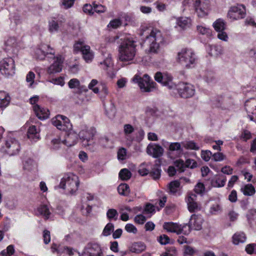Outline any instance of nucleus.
<instances>
[{
  "label": "nucleus",
  "mask_w": 256,
  "mask_h": 256,
  "mask_svg": "<svg viewBox=\"0 0 256 256\" xmlns=\"http://www.w3.org/2000/svg\"><path fill=\"white\" fill-rule=\"evenodd\" d=\"M213 159L216 161H222L226 158V156L222 152H216L212 156Z\"/></svg>",
  "instance_id": "nucleus-64"
},
{
  "label": "nucleus",
  "mask_w": 256,
  "mask_h": 256,
  "mask_svg": "<svg viewBox=\"0 0 256 256\" xmlns=\"http://www.w3.org/2000/svg\"><path fill=\"white\" fill-rule=\"evenodd\" d=\"M148 166V164L143 163L140 165L138 170V173L142 176L147 175L149 172V170L146 168Z\"/></svg>",
  "instance_id": "nucleus-52"
},
{
  "label": "nucleus",
  "mask_w": 256,
  "mask_h": 256,
  "mask_svg": "<svg viewBox=\"0 0 256 256\" xmlns=\"http://www.w3.org/2000/svg\"><path fill=\"white\" fill-rule=\"evenodd\" d=\"M163 228L168 232H174L178 234H183L187 235L190 232V229L186 230L187 224L182 226L176 223L166 222L164 224Z\"/></svg>",
  "instance_id": "nucleus-11"
},
{
  "label": "nucleus",
  "mask_w": 256,
  "mask_h": 256,
  "mask_svg": "<svg viewBox=\"0 0 256 256\" xmlns=\"http://www.w3.org/2000/svg\"><path fill=\"white\" fill-rule=\"evenodd\" d=\"M50 82L57 85L62 86L64 84V82L62 77H58L56 78H52L48 80Z\"/></svg>",
  "instance_id": "nucleus-57"
},
{
  "label": "nucleus",
  "mask_w": 256,
  "mask_h": 256,
  "mask_svg": "<svg viewBox=\"0 0 256 256\" xmlns=\"http://www.w3.org/2000/svg\"><path fill=\"white\" fill-rule=\"evenodd\" d=\"M177 60L187 68H192L196 64V56L194 52L187 48L182 49L178 54Z\"/></svg>",
  "instance_id": "nucleus-5"
},
{
  "label": "nucleus",
  "mask_w": 256,
  "mask_h": 256,
  "mask_svg": "<svg viewBox=\"0 0 256 256\" xmlns=\"http://www.w3.org/2000/svg\"><path fill=\"white\" fill-rule=\"evenodd\" d=\"M245 108L248 112L252 113L253 115L248 114L251 120H254L256 122V106L250 104V102H246Z\"/></svg>",
  "instance_id": "nucleus-29"
},
{
  "label": "nucleus",
  "mask_w": 256,
  "mask_h": 256,
  "mask_svg": "<svg viewBox=\"0 0 256 256\" xmlns=\"http://www.w3.org/2000/svg\"><path fill=\"white\" fill-rule=\"evenodd\" d=\"M48 58L53 60L52 64L48 68V73L52 74L60 72L62 70V64L64 60L62 56L60 55L54 56V55Z\"/></svg>",
  "instance_id": "nucleus-17"
},
{
  "label": "nucleus",
  "mask_w": 256,
  "mask_h": 256,
  "mask_svg": "<svg viewBox=\"0 0 256 256\" xmlns=\"http://www.w3.org/2000/svg\"><path fill=\"white\" fill-rule=\"evenodd\" d=\"M145 244L142 242H138L134 244L131 247L130 251L132 252L140 254L146 250Z\"/></svg>",
  "instance_id": "nucleus-34"
},
{
  "label": "nucleus",
  "mask_w": 256,
  "mask_h": 256,
  "mask_svg": "<svg viewBox=\"0 0 256 256\" xmlns=\"http://www.w3.org/2000/svg\"><path fill=\"white\" fill-rule=\"evenodd\" d=\"M132 81L138 84L142 92H149L156 88V84L151 80L146 74H144L142 78L138 74H136L132 78Z\"/></svg>",
  "instance_id": "nucleus-6"
},
{
  "label": "nucleus",
  "mask_w": 256,
  "mask_h": 256,
  "mask_svg": "<svg viewBox=\"0 0 256 256\" xmlns=\"http://www.w3.org/2000/svg\"><path fill=\"white\" fill-rule=\"evenodd\" d=\"M164 40L163 36L160 30L156 28L151 30L150 34L146 36L145 41L149 44L148 52L157 54L160 50V44H162Z\"/></svg>",
  "instance_id": "nucleus-2"
},
{
  "label": "nucleus",
  "mask_w": 256,
  "mask_h": 256,
  "mask_svg": "<svg viewBox=\"0 0 256 256\" xmlns=\"http://www.w3.org/2000/svg\"><path fill=\"white\" fill-rule=\"evenodd\" d=\"M213 26L216 32H222L225 29L226 24L222 20L218 19L213 24Z\"/></svg>",
  "instance_id": "nucleus-42"
},
{
  "label": "nucleus",
  "mask_w": 256,
  "mask_h": 256,
  "mask_svg": "<svg viewBox=\"0 0 256 256\" xmlns=\"http://www.w3.org/2000/svg\"><path fill=\"white\" fill-rule=\"evenodd\" d=\"M50 208V204H41L37 208L36 211V215H40L42 216L45 220H48L50 218V216L51 214Z\"/></svg>",
  "instance_id": "nucleus-25"
},
{
  "label": "nucleus",
  "mask_w": 256,
  "mask_h": 256,
  "mask_svg": "<svg viewBox=\"0 0 256 256\" xmlns=\"http://www.w3.org/2000/svg\"><path fill=\"white\" fill-rule=\"evenodd\" d=\"M4 148L6 153L10 156H13L19 153L20 146L16 140L10 138L6 140Z\"/></svg>",
  "instance_id": "nucleus-13"
},
{
  "label": "nucleus",
  "mask_w": 256,
  "mask_h": 256,
  "mask_svg": "<svg viewBox=\"0 0 256 256\" xmlns=\"http://www.w3.org/2000/svg\"><path fill=\"white\" fill-rule=\"evenodd\" d=\"M128 158L126 150L124 148H120L118 152V160H123Z\"/></svg>",
  "instance_id": "nucleus-51"
},
{
  "label": "nucleus",
  "mask_w": 256,
  "mask_h": 256,
  "mask_svg": "<svg viewBox=\"0 0 256 256\" xmlns=\"http://www.w3.org/2000/svg\"><path fill=\"white\" fill-rule=\"evenodd\" d=\"M222 52V48L220 46H210L209 54L212 56H217Z\"/></svg>",
  "instance_id": "nucleus-40"
},
{
  "label": "nucleus",
  "mask_w": 256,
  "mask_h": 256,
  "mask_svg": "<svg viewBox=\"0 0 256 256\" xmlns=\"http://www.w3.org/2000/svg\"><path fill=\"white\" fill-rule=\"evenodd\" d=\"M176 25L182 30L190 28L191 20L186 17H180L176 18Z\"/></svg>",
  "instance_id": "nucleus-28"
},
{
  "label": "nucleus",
  "mask_w": 256,
  "mask_h": 256,
  "mask_svg": "<svg viewBox=\"0 0 256 256\" xmlns=\"http://www.w3.org/2000/svg\"><path fill=\"white\" fill-rule=\"evenodd\" d=\"M114 230V225L112 223H108L104 227L102 234L104 236H110Z\"/></svg>",
  "instance_id": "nucleus-45"
},
{
  "label": "nucleus",
  "mask_w": 256,
  "mask_h": 256,
  "mask_svg": "<svg viewBox=\"0 0 256 256\" xmlns=\"http://www.w3.org/2000/svg\"><path fill=\"white\" fill-rule=\"evenodd\" d=\"M154 79L158 82L168 86V88H173L175 86L172 82V76L168 73L157 72L155 74Z\"/></svg>",
  "instance_id": "nucleus-18"
},
{
  "label": "nucleus",
  "mask_w": 256,
  "mask_h": 256,
  "mask_svg": "<svg viewBox=\"0 0 256 256\" xmlns=\"http://www.w3.org/2000/svg\"><path fill=\"white\" fill-rule=\"evenodd\" d=\"M182 145L186 150H198L200 149V146L193 141L182 142Z\"/></svg>",
  "instance_id": "nucleus-38"
},
{
  "label": "nucleus",
  "mask_w": 256,
  "mask_h": 256,
  "mask_svg": "<svg viewBox=\"0 0 256 256\" xmlns=\"http://www.w3.org/2000/svg\"><path fill=\"white\" fill-rule=\"evenodd\" d=\"M98 142L104 148H110L112 144V140L106 136L100 138L98 140Z\"/></svg>",
  "instance_id": "nucleus-43"
},
{
  "label": "nucleus",
  "mask_w": 256,
  "mask_h": 256,
  "mask_svg": "<svg viewBox=\"0 0 256 256\" xmlns=\"http://www.w3.org/2000/svg\"><path fill=\"white\" fill-rule=\"evenodd\" d=\"M155 212V208L154 206L150 204H146L144 211L143 213L146 214H148V218H150L152 214H154Z\"/></svg>",
  "instance_id": "nucleus-47"
},
{
  "label": "nucleus",
  "mask_w": 256,
  "mask_h": 256,
  "mask_svg": "<svg viewBox=\"0 0 256 256\" xmlns=\"http://www.w3.org/2000/svg\"><path fill=\"white\" fill-rule=\"evenodd\" d=\"M96 134V128L93 127L84 128L78 134L82 145L92 151H94L95 149L93 138Z\"/></svg>",
  "instance_id": "nucleus-4"
},
{
  "label": "nucleus",
  "mask_w": 256,
  "mask_h": 256,
  "mask_svg": "<svg viewBox=\"0 0 256 256\" xmlns=\"http://www.w3.org/2000/svg\"><path fill=\"white\" fill-rule=\"evenodd\" d=\"M98 84V82L96 80L93 79L92 80L91 82L88 84V88L90 90H92L93 92L95 94H98L99 92V90L100 88L95 87V86Z\"/></svg>",
  "instance_id": "nucleus-53"
},
{
  "label": "nucleus",
  "mask_w": 256,
  "mask_h": 256,
  "mask_svg": "<svg viewBox=\"0 0 256 256\" xmlns=\"http://www.w3.org/2000/svg\"><path fill=\"white\" fill-rule=\"evenodd\" d=\"M209 0H196L194 3L195 11L200 18H204L208 12Z\"/></svg>",
  "instance_id": "nucleus-14"
},
{
  "label": "nucleus",
  "mask_w": 256,
  "mask_h": 256,
  "mask_svg": "<svg viewBox=\"0 0 256 256\" xmlns=\"http://www.w3.org/2000/svg\"><path fill=\"white\" fill-rule=\"evenodd\" d=\"M205 81L209 84H213L216 82V78L212 72H206L204 76Z\"/></svg>",
  "instance_id": "nucleus-36"
},
{
  "label": "nucleus",
  "mask_w": 256,
  "mask_h": 256,
  "mask_svg": "<svg viewBox=\"0 0 256 256\" xmlns=\"http://www.w3.org/2000/svg\"><path fill=\"white\" fill-rule=\"evenodd\" d=\"M122 40L119 46V59L123 62H128L134 60L136 54V42L132 38H126Z\"/></svg>",
  "instance_id": "nucleus-1"
},
{
  "label": "nucleus",
  "mask_w": 256,
  "mask_h": 256,
  "mask_svg": "<svg viewBox=\"0 0 256 256\" xmlns=\"http://www.w3.org/2000/svg\"><path fill=\"white\" fill-rule=\"evenodd\" d=\"M196 28L198 32L200 34L206 35L207 36H210L212 34V30L208 28L202 26H198Z\"/></svg>",
  "instance_id": "nucleus-46"
},
{
  "label": "nucleus",
  "mask_w": 256,
  "mask_h": 256,
  "mask_svg": "<svg viewBox=\"0 0 256 256\" xmlns=\"http://www.w3.org/2000/svg\"><path fill=\"white\" fill-rule=\"evenodd\" d=\"M80 51L82 52V57L86 62H89L92 60L94 58V53L91 50L90 46L86 45L83 40L76 42L74 45V52L77 53Z\"/></svg>",
  "instance_id": "nucleus-7"
},
{
  "label": "nucleus",
  "mask_w": 256,
  "mask_h": 256,
  "mask_svg": "<svg viewBox=\"0 0 256 256\" xmlns=\"http://www.w3.org/2000/svg\"><path fill=\"white\" fill-rule=\"evenodd\" d=\"M39 132V128H36L34 126H32L28 130V137L32 141L36 142L40 138Z\"/></svg>",
  "instance_id": "nucleus-27"
},
{
  "label": "nucleus",
  "mask_w": 256,
  "mask_h": 256,
  "mask_svg": "<svg viewBox=\"0 0 256 256\" xmlns=\"http://www.w3.org/2000/svg\"><path fill=\"white\" fill-rule=\"evenodd\" d=\"M10 100L8 94L4 92H0V108L6 106Z\"/></svg>",
  "instance_id": "nucleus-35"
},
{
  "label": "nucleus",
  "mask_w": 256,
  "mask_h": 256,
  "mask_svg": "<svg viewBox=\"0 0 256 256\" xmlns=\"http://www.w3.org/2000/svg\"><path fill=\"white\" fill-rule=\"evenodd\" d=\"M102 252L97 244H89L84 248L82 256H102Z\"/></svg>",
  "instance_id": "nucleus-20"
},
{
  "label": "nucleus",
  "mask_w": 256,
  "mask_h": 256,
  "mask_svg": "<svg viewBox=\"0 0 256 256\" xmlns=\"http://www.w3.org/2000/svg\"><path fill=\"white\" fill-rule=\"evenodd\" d=\"M59 28L58 22L56 20H52L49 24V30L52 32H56Z\"/></svg>",
  "instance_id": "nucleus-54"
},
{
  "label": "nucleus",
  "mask_w": 256,
  "mask_h": 256,
  "mask_svg": "<svg viewBox=\"0 0 256 256\" xmlns=\"http://www.w3.org/2000/svg\"><path fill=\"white\" fill-rule=\"evenodd\" d=\"M196 195L192 192L188 193L186 198L188 208L190 212H194L200 210L201 206L200 204L196 202Z\"/></svg>",
  "instance_id": "nucleus-19"
},
{
  "label": "nucleus",
  "mask_w": 256,
  "mask_h": 256,
  "mask_svg": "<svg viewBox=\"0 0 256 256\" xmlns=\"http://www.w3.org/2000/svg\"><path fill=\"white\" fill-rule=\"evenodd\" d=\"M203 218L200 216L192 214L189 222V224L187 225L188 229H194L196 230H199L202 228L203 223Z\"/></svg>",
  "instance_id": "nucleus-22"
},
{
  "label": "nucleus",
  "mask_w": 256,
  "mask_h": 256,
  "mask_svg": "<svg viewBox=\"0 0 256 256\" xmlns=\"http://www.w3.org/2000/svg\"><path fill=\"white\" fill-rule=\"evenodd\" d=\"M98 88H100L98 94L100 97L101 98H106L108 94V89L106 84L103 82H101L98 85Z\"/></svg>",
  "instance_id": "nucleus-39"
},
{
  "label": "nucleus",
  "mask_w": 256,
  "mask_h": 256,
  "mask_svg": "<svg viewBox=\"0 0 256 256\" xmlns=\"http://www.w3.org/2000/svg\"><path fill=\"white\" fill-rule=\"evenodd\" d=\"M177 90L180 96L183 98H188L193 96L194 94L195 90L192 85L181 82L177 86Z\"/></svg>",
  "instance_id": "nucleus-16"
},
{
  "label": "nucleus",
  "mask_w": 256,
  "mask_h": 256,
  "mask_svg": "<svg viewBox=\"0 0 256 256\" xmlns=\"http://www.w3.org/2000/svg\"><path fill=\"white\" fill-rule=\"evenodd\" d=\"M33 110L38 118L44 120L48 118L50 113L48 109L36 104L33 106Z\"/></svg>",
  "instance_id": "nucleus-24"
},
{
  "label": "nucleus",
  "mask_w": 256,
  "mask_h": 256,
  "mask_svg": "<svg viewBox=\"0 0 256 256\" xmlns=\"http://www.w3.org/2000/svg\"><path fill=\"white\" fill-rule=\"evenodd\" d=\"M195 252L194 250L189 246H184V256H192Z\"/></svg>",
  "instance_id": "nucleus-58"
},
{
  "label": "nucleus",
  "mask_w": 256,
  "mask_h": 256,
  "mask_svg": "<svg viewBox=\"0 0 256 256\" xmlns=\"http://www.w3.org/2000/svg\"><path fill=\"white\" fill-rule=\"evenodd\" d=\"M240 190L244 195L247 196H253L256 192L255 188L252 184L244 186L241 188Z\"/></svg>",
  "instance_id": "nucleus-32"
},
{
  "label": "nucleus",
  "mask_w": 256,
  "mask_h": 256,
  "mask_svg": "<svg viewBox=\"0 0 256 256\" xmlns=\"http://www.w3.org/2000/svg\"><path fill=\"white\" fill-rule=\"evenodd\" d=\"M17 46V41L15 38L10 37L5 42L6 50L9 51Z\"/></svg>",
  "instance_id": "nucleus-37"
},
{
  "label": "nucleus",
  "mask_w": 256,
  "mask_h": 256,
  "mask_svg": "<svg viewBox=\"0 0 256 256\" xmlns=\"http://www.w3.org/2000/svg\"><path fill=\"white\" fill-rule=\"evenodd\" d=\"M212 156L211 152L208 150H202L201 152L202 158L206 162L208 161Z\"/></svg>",
  "instance_id": "nucleus-60"
},
{
  "label": "nucleus",
  "mask_w": 256,
  "mask_h": 256,
  "mask_svg": "<svg viewBox=\"0 0 256 256\" xmlns=\"http://www.w3.org/2000/svg\"><path fill=\"white\" fill-rule=\"evenodd\" d=\"M118 212L114 208L109 209L106 212V216L110 220L114 219L116 220L118 219Z\"/></svg>",
  "instance_id": "nucleus-49"
},
{
  "label": "nucleus",
  "mask_w": 256,
  "mask_h": 256,
  "mask_svg": "<svg viewBox=\"0 0 256 256\" xmlns=\"http://www.w3.org/2000/svg\"><path fill=\"white\" fill-rule=\"evenodd\" d=\"M62 142V141H61L60 138H56L52 140L51 141V149L56 150H58L60 148V146Z\"/></svg>",
  "instance_id": "nucleus-48"
},
{
  "label": "nucleus",
  "mask_w": 256,
  "mask_h": 256,
  "mask_svg": "<svg viewBox=\"0 0 256 256\" xmlns=\"http://www.w3.org/2000/svg\"><path fill=\"white\" fill-rule=\"evenodd\" d=\"M24 169L28 172L35 171L37 168L36 163L32 159L28 158L24 163Z\"/></svg>",
  "instance_id": "nucleus-30"
},
{
  "label": "nucleus",
  "mask_w": 256,
  "mask_h": 256,
  "mask_svg": "<svg viewBox=\"0 0 256 256\" xmlns=\"http://www.w3.org/2000/svg\"><path fill=\"white\" fill-rule=\"evenodd\" d=\"M183 154L184 150L182 142H171L169 144L167 154L170 158L174 159L180 157Z\"/></svg>",
  "instance_id": "nucleus-15"
},
{
  "label": "nucleus",
  "mask_w": 256,
  "mask_h": 256,
  "mask_svg": "<svg viewBox=\"0 0 256 256\" xmlns=\"http://www.w3.org/2000/svg\"><path fill=\"white\" fill-rule=\"evenodd\" d=\"M100 52L104 60L102 62H100V65L104 70L107 71L108 75L112 78L115 76V72L113 70L111 54L102 47L100 48Z\"/></svg>",
  "instance_id": "nucleus-8"
},
{
  "label": "nucleus",
  "mask_w": 256,
  "mask_h": 256,
  "mask_svg": "<svg viewBox=\"0 0 256 256\" xmlns=\"http://www.w3.org/2000/svg\"><path fill=\"white\" fill-rule=\"evenodd\" d=\"M14 252V249L13 245H10L7 247L6 250H4L0 252V254L2 256H6V254L8 256L12 255Z\"/></svg>",
  "instance_id": "nucleus-56"
},
{
  "label": "nucleus",
  "mask_w": 256,
  "mask_h": 256,
  "mask_svg": "<svg viewBox=\"0 0 256 256\" xmlns=\"http://www.w3.org/2000/svg\"><path fill=\"white\" fill-rule=\"evenodd\" d=\"M226 182V178H221L220 177L213 180L212 184L216 187H222L224 186Z\"/></svg>",
  "instance_id": "nucleus-50"
},
{
  "label": "nucleus",
  "mask_w": 256,
  "mask_h": 256,
  "mask_svg": "<svg viewBox=\"0 0 256 256\" xmlns=\"http://www.w3.org/2000/svg\"><path fill=\"white\" fill-rule=\"evenodd\" d=\"M246 238V237L244 232H237L232 236V242L234 244H238L240 243L245 242Z\"/></svg>",
  "instance_id": "nucleus-31"
},
{
  "label": "nucleus",
  "mask_w": 256,
  "mask_h": 256,
  "mask_svg": "<svg viewBox=\"0 0 256 256\" xmlns=\"http://www.w3.org/2000/svg\"><path fill=\"white\" fill-rule=\"evenodd\" d=\"M146 218L143 214H138L134 217V221L136 223L142 224L146 221Z\"/></svg>",
  "instance_id": "nucleus-62"
},
{
  "label": "nucleus",
  "mask_w": 256,
  "mask_h": 256,
  "mask_svg": "<svg viewBox=\"0 0 256 256\" xmlns=\"http://www.w3.org/2000/svg\"><path fill=\"white\" fill-rule=\"evenodd\" d=\"M35 55L37 59L42 60L46 55L54 56V52L48 45L42 44L36 50Z\"/></svg>",
  "instance_id": "nucleus-23"
},
{
  "label": "nucleus",
  "mask_w": 256,
  "mask_h": 256,
  "mask_svg": "<svg viewBox=\"0 0 256 256\" xmlns=\"http://www.w3.org/2000/svg\"><path fill=\"white\" fill-rule=\"evenodd\" d=\"M118 191L120 195L128 196L130 194V190L128 184H121L118 188Z\"/></svg>",
  "instance_id": "nucleus-41"
},
{
  "label": "nucleus",
  "mask_w": 256,
  "mask_h": 256,
  "mask_svg": "<svg viewBox=\"0 0 256 256\" xmlns=\"http://www.w3.org/2000/svg\"><path fill=\"white\" fill-rule=\"evenodd\" d=\"M132 174L126 168L122 170L119 173L120 178L123 180H127L130 178Z\"/></svg>",
  "instance_id": "nucleus-44"
},
{
  "label": "nucleus",
  "mask_w": 256,
  "mask_h": 256,
  "mask_svg": "<svg viewBox=\"0 0 256 256\" xmlns=\"http://www.w3.org/2000/svg\"><path fill=\"white\" fill-rule=\"evenodd\" d=\"M180 182L178 180H174L169 184L170 192L172 194H176L177 193L178 195L180 194Z\"/></svg>",
  "instance_id": "nucleus-33"
},
{
  "label": "nucleus",
  "mask_w": 256,
  "mask_h": 256,
  "mask_svg": "<svg viewBox=\"0 0 256 256\" xmlns=\"http://www.w3.org/2000/svg\"><path fill=\"white\" fill-rule=\"evenodd\" d=\"M246 15V8L242 4L231 6L228 12V16L231 20L242 18Z\"/></svg>",
  "instance_id": "nucleus-12"
},
{
  "label": "nucleus",
  "mask_w": 256,
  "mask_h": 256,
  "mask_svg": "<svg viewBox=\"0 0 256 256\" xmlns=\"http://www.w3.org/2000/svg\"><path fill=\"white\" fill-rule=\"evenodd\" d=\"M158 240L161 244L164 245L169 243L170 238L168 236L162 234L158 238Z\"/></svg>",
  "instance_id": "nucleus-61"
},
{
  "label": "nucleus",
  "mask_w": 256,
  "mask_h": 256,
  "mask_svg": "<svg viewBox=\"0 0 256 256\" xmlns=\"http://www.w3.org/2000/svg\"><path fill=\"white\" fill-rule=\"evenodd\" d=\"M83 10L85 13L90 15L93 14H94V2L92 4V6L86 4L83 7Z\"/></svg>",
  "instance_id": "nucleus-55"
},
{
  "label": "nucleus",
  "mask_w": 256,
  "mask_h": 256,
  "mask_svg": "<svg viewBox=\"0 0 256 256\" xmlns=\"http://www.w3.org/2000/svg\"><path fill=\"white\" fill-rule=\"evenodd\" d=\"M164 152V149L160 146L156 144H150L146 148L147 154L154 158L162 156Z\"/></svg>",
  "instance_id": "nucleus-21"
},
{
  "label": "nucleus",
  "mask_w": 256,
  "mask_h": 256,
  "mask_svg": "<svg viewBox=\"0 0 256 256\" xmlns=\"http://www.w3.org/2000/svg\"><path fill=\"white\" fill-rule=\"evenodd\" d=\"M78 178L73 174H68L64 176L61 180L60 187L67 190L70 194H73L78 189Z\"/></svg>",
  "instance_id": "nucleus-3"
},
{
  "label": "nucleus",
  "mask_w": 256,
  "mask_h": 256,
  "mask_svg": "<svg viewBox=\"0 0 256 256\" xmlns=\"http://www.w3.org/2000/svg\"><path fill=\"white\" fill-rule=\"evenodd\" d=\"M0 72L6 76H13L15 73L14 62L10 58L3 59L0 62Z\"/></svg>",
  "instance_id": "nucleus-9"
},
{
  "label": "nucleus",
  "mask_w": 256,
  "mask_h": 256,
  "mask_svg": "<svg viewBox=\"0 0 256 256\" xmlns=\"http://www.w3.org/2000/svg\"><path fill=\"white\" fill-rule=\"evenodd\" d=\"M52 124L60 130L67 131L72 130V125L68 118L62 115H58L51 120Z\"/></svg>",
  "instance_id": "nucleus-10"
},
{
  "label": "nucleus",
  "mask_w": 256,
  "mask_h": 256,
  "mask_svg": "<svg viewBox=\"0 0 256 256\" xmlns=\"http://www.w3.org/2000/svg\"><path fill=\"white\" fill-rule=\"evenodd\" d=\"M154 179L156 180L158 179L160 177V170L156 168H152V172L150 173Z\"/></svg>",
  "instance_id": "nucleus-63"
},
{
  "label": "nucleus",
  "mask_w": 256,
  "mask_h": 256,
  "mask_svg": "<svg viewBox=\"0 0 256 256\" xmlns=\"http://www.w3.org/2000/svg\"><path fill=\"white\" fill-rule=\"evenodd\" d=\"M80 81L76 78L71 79L68 82V86L70 88H78L80 86Z\"/></svg>",
  "instance_id": "nucleus-59"
},
{
  "label": "nucleus",
  "mask_w": 256,
  "mask_h": 256,
  "mask_svg": "<svg viewBox=\"0 0 256 256\" xmlns=\"http://www.w3.org/2000/svg\"><path fill=\"white\" fill-rule=\"evenodd\" d=\"M78 136L76 133L73 131L70 132L68 134L66 139L62 141V142L68 146H74L77 142Z\"/></svg>",
  "instance_id": "nucleus-26"
}]
</instances>
